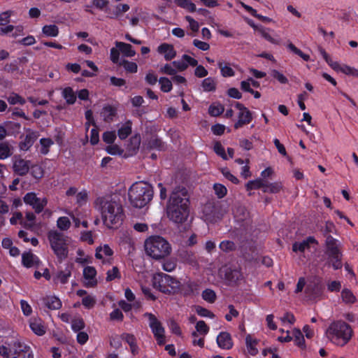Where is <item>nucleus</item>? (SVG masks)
<instances>
[{
	"label": "nucleus",
	"mask_w": 358,
	"mask_h": 358,
	"mask_svg": "<svg viewBox=\"0 0 358 358\" xmlns=\"http://www.w3.org/2000/svg\"><path fill=\"white\" fill-rule=\"evenodd\" d=\"M12 10H6L0 13V25L4 26L10 22Z\"/></svg>",
	"instance_id": "63"
},
{
	"label": "nucleus",
	"mask_w": 358,
	"mask_h": 358,
	"mask_svg": "<svg viewBox=\"0 0 358 358\" xmlns=\"http://www.w3.org/2000/svg\"><path fill=\"white\" fill-rule=\"evenodd\" d=\"M101 115L105 122H110L117 115V108L111 105H106L103 107Z\"/></svg>",
	"instance_id": "24"
},
{
	"label": "nucleus",
	"mask_w": 358,
	"mask_h": 358,
	"mask_svg": "<svg viewBox=\"0 0 358 358\" xmlns=\"http://www.w3.org/2000/svg\"><path fill=\"white\" fill-rule=\"evenodd\" d=\"M57 225L59 229L66 231L70 227L71 222L67 217L64 216L58 218Z\"/></svg>",
	"instance_id": "56"
},
{
	"label": "nucleus",
	"mask_w": 358,
	"mask_h": 358,
	"mask_svg": "<svg viewBox=\"0 0 358 358\" xmlns=\"http://www.w3.org/2000/svg\"><path fill=\"white\" fill-rule=\"evenodd\" d=\"M325 246L326 254L328 255V257L340 253V250L337 244V240L331 235H329L327 237Z\"/></svg>",
	"instance_id": "18"
},
{
	"label": "nucleus",
	"mask_w": 358,
	"mask_h": 358,
	"mask_svg": "<svg viewBox=\"0 0 358 358\" xmlns=\"http://www.w3.org/2000/svg\"><path fill=\"white\" fill-rule=\"evenodd\" d=\"M39 262L38 257L31 252H25L22 255V264L26 268H31L35 264L37 265Z\"/></svg>",
	"instance_id": "23"
},
{
	"label": "nucleus",
	"mask_w": 358,
	"mask_h": 358,
	"mask_svg": "<svg viewBox=\"0 0 358 358\" xmlns=\"http://www.w3.org/2000/svg\"><path fill=\"white\" fill-rule=\"evenodd\" d=\"M145 254L154 259H157V235H152L145 239L144 243Z\"/></svg>",
	"instance_id": "9"
},
{
	"label": "nucleus",
	"mask_w": 358,
	"mask_h": 358,
	"mask_svg": "<svg viewBox=\"0 0 358 358\" xmlns=\"http://www.w3.org/2000/svg\"><path fill=\"white\" fill-rule=\"evenodd\" d=\"M189 199L185 187H178L171 194L166 210L167 217L176 224L185 223L189 215Z\"/></svg>",
	"instance_id": "2"
},
{
	"label": "nucleus",
	"mask_w": 358,
	"mask_h": 358,
	"mask_svg": "<svg viewBox=\"0 0 358 358\" xmlns=\"http://www.w3.org/2000/svg\"><path fill=\"white\" fill-rule=\"evenodd\" d=\"M223 217V213L220 206L215 205L214 203H206L202 209V219L208 223H215Z\"/></svg>",
	"instance_id": "7"
},
{
	"label": "nucleus",
	"mask_w": 358,
	"mask_h": 358,
	"mask_svg": "<svg viewBox=\"0 0 358 358\" xmlns=\"http://www.w3.org/2000/svg\"><path fill=\"white\" fill-rule=\"evenodd\" d=\"M11 155L10 146L7 143H0V159H5Z\"/></svg>",
	"instance_id": "55"
},
{
	"label": "nucleus",
	"mask_w": 358,
	"mask_h": 358,
	"mask_svg": "<svg viewBox=\"0 0 358 358\" xmlns=\"http://www.w3.org/2000/svg\"><path fill=\"white\" fill-rule=\"evenodd\" d=\"M96 275V271L94 267L87 266L83 269V276L87 280H93Z\"/></svg>",
	"instance_id": "57"
},
{
	"label": "nucleus",
	"mask_w": 358,
	"mask_h": 358,
	"mask_svg": "<svg viewBox=\"0 0 358 358\" xmlns=\"http://www.w3.org/2000/svg\"><path fill=\"white\" fill-rule=\"evenodd\" d=\"M219 248L223 252H229L235 251L236 250V245L234 242L231 241H222L220 243Z\"/></svg>",
	"instance_id": "42"
},
{
	"label": "nucleus",
	"mask_w": 358,
	"mask_h": 358,
	"mask_svg": "<svg viewBox=\"0 0 358 358\" xmlns=\"http://www.w3.org/2000/svg\"><path fill=\"white\" fill-rule=\"evenodd\" d=\"M245 343L247 346V349L248 350V352L252 355L255 356L258 353V350L255 347L257 342L255 339H252V337L250 335H248L245 338Z\"/></svg>",
	"instance_id": "38"
},
{
	"label": "nucleus",
	"mask_w": 358,
	"mask_h": 358,
	"mask_svg": "<svg viewBox=\"0 0 358 358\" xmlns=\"http://www.w3.org/2000/svg\"><path fill=\"white\" fill-rule=\"evenodd\" d=\"M7 101L11 105H24L26 103L25 99H24L18 94L14 92H13L9 96L7 97Z\"/></svg>",
	"instance_id": "44"
},
{
	"label": "nucleus",
	"mask_w": 358,
	"mask_h": 358,
	"mask_svg": "<svg viewBox=\"0 0 358 358\" xmlns=\"http://www.w3.org/2000/svg\"><path fill=\"white\" fill-rule=\"evenodd\" d=\"M217 66L220 70L222 76L228 78L235 76V71L233 69L229 66V64H225L223 60H219L217 62Z\"/></svg>",
	"instance_id": "28"
},
{
	"label": "nucleus",
	"mask_w": 358,
	"mask_h": 358,
	"mask_svg": "<svg viewBox=\"0 0 358 358\" xmlns=\"http://www.w3.org/2000/svg\"><path fill=\"white\" fill-rule=\"evenodd\" d=\"M62 96L69 105L75 103L76 101V95L71 87H66L63 90Z\"/></svg>",
	"instance_id": "30"
},
{
	"label": "nucleus",
	"mask_w": 358,
	"mask_h": 358,
	"mask_svg": "<svg viewBox=\"0 0 358 358\" xmlns=\"http://www.w3.org/2000/svg\"><path fill=\"white\" fill-rule=\"evenodd\" d=\"M131 133V123L126 122L117 131V135L121 140L126 139Z\"/></svg>",
	"instance_id": "36"
},
{
	"label": "nucleus",
	"mask_w": 358,
	"mask_h": 358,
	"mask_svg": "<svg viewBox=\"0 0 358 358\" xmlns=\"http://www.w3.org/2000/svg\"><path fill=\"white\" fill-rule=\"evenodd\" d=\"M200 285L196 281L188 280L182 286V292L185 296L197 295L199 293Z\"/></svg>",
	"instance_id": "11"
},
{
	"label": "nucleus",
	"mask_w": 358,
	"mask_h": 358,
	"mask_svg": "<svg viewBox=\"0 0 358 358\" xmlns=\"http://www.w3.org/2000/svg\"><path fill=\"white\" fill-rule=\"evenodd\" d=\"M217 345L224 350H229L233 347V341L230 334L226 331L220 332L217 336Z\"/></svg>",
	"instance_id": "12"
},
{
	"label": "nucleus",
	"mask_w": 358,
	"mask_h": 358,
	"mask_svg": "<svg viewBox=\"0 0 358 358\" xmlns=\"http://www.w3.org/2000/svg\"><path fill=\"white\" fill-rule=\"evenodd\" d=\"M128 196L129 202L133 207L141 208L152 199L153 192L149 184L136 182L129 188Z\"/></svg>",
	"instance_id": "4"
},
{
	"label": "nucleus",
	"mask_w": 358,
	"mask_h": 358,
	"mask_svg": "<svg viewBox=\"0 0 358 358\" xmlns=\"http://www.w3.org/2000/svg\"><path fill=\"white\" fill-rule=\"evenodd\" d=\"M48 203V199L46 198H43V199H41L39 198V201H36L34 205H31V206L32 207V208L34 210L35 213H41L45 206L47 205Z\"/></svg>",
	"instance_id": "54"
},
{
	"label": "nucleus",
	"mask_w": 358,
	"mask_h": 358,
	"mask_svg": "<svg viewBox=\"0 0 358 358\" xmlns=\"http://www.w3.org/2000/svg\"><path fill=\"white\" fill-rule=\"evenodd\" d=\"M71 275V270L67 266L64 270L59 271L53 278L55 282H60L62 284L67 283L69 278Z\"/></svg>",
	"instance_id": "27"
},
{
	"label": "nucleus",
	"mask_w": 358,
	"mask_h": 358,
	"mask_svg": "<svg viewBox=\"0 0 358 358\" xmlns=\"http://www.w3.org/2000/svg\"><path fill=\"white\" fill-rule=\"evenodd\" d=\"M265 181L262 179H256L254 180H250L245 185V189L247 191L253 189H264Z\"/></svg>",
	"instance_id": "37"
},
{
	"label": "nucleus",
	"mask_w": 358,
	"mask_h": 358,
	"mask_svg": "<svg viewBox=\"0 0 358 358\" xmlns=\"http://www.w3.org/2000/svg\"><path fill=\"white\" fill-rule=\"evenodd\" d=\"M202 298L204 301L210 303H213L217 299L216 294L215 291H213L211 289H206L202 292Z\"/></svg>",
	"instance_id": "43"
},
{
	"label": "nucleus",
	"mask_w": 358,
	"mask_h": 358,
	"mask_svg": "<svg viewBox=\"0 0 358 358\" xmlns=\"http://www.w3.org/2000/svg\"><path fill=\"white\" fill-rule=\"evenodd\" d=\"M175 3L189 12L196 10L195 4L191 0H175Z\"/></svg>",
	"instance_id": "39"
},
{
	"label": "nucleus",
	"mask_w": 358,
	"mask_h": 358,
	"mask_svg": "<svg viewBox=\"0 0 358 358\" xmlns=\"http://www.w3.org/2000/svg\"><path fill=\"white\" fill-rule=\"evenodd\" d=\"M113 255V250L109 247L108 245H104L103 247H99L96 250L95 257L98 259H102L103 255L112 256Z\"/></svg>",
	"instance_id": "34"
},
{
	"label": "nucleus",
	"mask_w": 358,
	"mask_h": 358,
	"mask_svg": "<svg viewBox=\"0 0 358 358\" xmlns=\"http://www.w3.org/2000/svg\"><path fill=\"white\" fill-rule=\"evenodd\" d=\"M130 7L127 3H119L116 5L115 10L111 11L110 8H106L104 10L108 13V17L110 19H117L124 13L127 12Z\"/></svg>",
	"instance_id": "19"
},
{
	"label": "nucleus",
	"mask_w": 358,
	"mask_h": 358,
	"mask_svg": "<svg viewBox=\"0 0 358 358\" xmlns=\"http://www.w3.org/2000/svg\"><path fill=\"white\" fill-rule=\"evenodd\" d=\"M12 358H34V355L30 347L19 343L15 346Z\"/></svg>",
	"instance_id": "16"
},
{
	"label": "nucleus",
	"mask_w": 358,
	"mask_h": 358,
	"mask_svg": "<svg viewBox=\"0 0 358 358\" xmlns=\"http://www.w3.org/2000/svg\"><path fill=\"white\" fill-rule=\"evenodd\" d=\"M94 208L101 213L104 225L108 229L117 227L124 219V213L122 204L110 195L97 197Z\"/></svg>",
	"instance_id": "1"
},
{
	"label": "nucleus",
	"mask_w": 358,
	"mask_h": 358,
	"mask_svg": "<svg viewBox=\"0 0 358 358\" xmlns=\"http://www.w3.org/2000/svg\"><path fill=\"white\" fill-rule=\"evenodd\" d=\"M282 188V184L280 182H275L272 183H269L265 182L264 189H262L264 193H271L276 194L278 193Z\"/></svg>",
	"instance_id": "31"
},
{
	"label": "nucleus",
	"mask_w": 358,
	"mask_h": 358,
	"mask_svg": "<svg viewBox=\"0 0 358 358\" xmlns=\"http://www.w3.org/2000/svg\"><path fill=\"white\" fill-rule=\"evenodd\" d=\"M144 317H148L152 332L154 337L157 339V317L149 313H145L144 314Z\"/></svg>",
	"instance_id": "51"
},
{
	"label": "nucleus",
	"mask_w": 358,
	"mask_h": 358,
	"mask_svg": "<svg viewBox=\"0 0 358 358\" xmlns=\"http://www.w3.org/2000/svg\"><path fill=\"white\" fill-rule=\"evenodd\" d=\"M158 83L160 85L161 90L164 92H169L172 90V80L167 78H160Z\"/></svg>",
	"instance_id": "49"
},
{
	"label": "nucleus",
	"mask_w": 358,
	"mask_h": 358,
	"mask_svg": "<svg viewBox=\"0 0 358 358\" xmlns=\"http://www.w3.org/2000/svg\"><path fill=\"white\" fill-rule=\"evenodd\" d=\"M341 253H338L334 255H331L329 257V261L327 262V264L329 266H331L334 270H338L342 268V262H341Z\"/></svg>",
	"instance_id": "32"
},
{
	"label": "nucleus",
	"mask_w": 358,
	"mask_h": 358,
	"mask_svg": "<svg viewBox=\"0 0 358 358\" xmlns=\"http://www.w3.org/2000/svg\"><path fill=\"white\" fill-rule=\"evenodd\" d=\"M159 262L162 264L164 271L167 272L173 271L176 267V262L173 259H161Z\"/></svg>",
	"instance_id": "41"
},
{
	"label": "nucleus",
	"mask_w": 358,
	"mask_h": 358,
	"mask_svg": "<svg viewBox=\"0 0 358 358\" xmlns=\"http://www.w3.org/2000/svg\"><path fill=\"white\" fill-rule=\"evenodd\" d=\"M40 152L43 155L48 154L50 148L54 144V141L50 138H42L40 139Z\"/></svg>",
	"instance_id": "35"
},
{
	"label": "nucleus",
	"mask_w": 358,
	"mask_h": 358,
	"mask_svg": "<svg viewBox=\"0 0 358 358\" xmlns=\"http://www.w3.org/2000/svg\"><path fill=\"white\" fill-rule=\"evenodd\" d=\"M272 77L276 79L281 84L288 83V79L282 73L276 69H273L271 73Z\"/></svg>",
	"instance_id": "61"
},
{
	"label": "nucleus",
	"mask_w": 358,
	"mask_h": 358,
	"mask_svg": "<svg viewBox=\"0 0 358 358\" xmlns=\"http://www.w3.org/2000/svg\"><path fill=\"white\" fill-rule=\"evenodd\" d=\"M120 65L129 73H136L138 69L137 64L134 62H129L126 59H123L122 62H120Z\"/></svg>",
	"instance_id": "50"
},
{
	"label": "nucleus",
	"mask_w": 358,
	"mask_h": 358,
	"mask_svg": "<svg viewBox=\"0 0 358 358\" xmlns=\"http://www.w3.org/2000/svg\"><path fill=\"white\" fill-rule=\"evenodd\" d=\"M306 292L312 297H316L321 294V290L319 286L316 284L313 285H308L306 288Z\"/></svg>",
	"instance_id": "59"
},
{
	"label": "nucleus",
	"mask_w": 358,
	"mask_h": 358,
	"mask_svg": "<svg viewBox=\"0 0 358 358\" xmlns=\"http://www.w3.org/2000/svg\"><path fill=\"white\" fill-rule=\"evenodd\" d=\"M42 33L47 37H57L59 31L55 24H46L42 27Z\"/></svg>",
	"instance_id": "29"
},
{
	"label": "nucleus",
	"mask_w": 358,
	"mask_h": 358,
	"mask_svg": "<svg viewBox=\"0 0 358 358\" xmlns=\"http://www.w3.org/2000/svg\"><path fill=\"white\" fill-rule=\"evenodd\" d=\"M25 130L27 134L24 140L20 143L19 147L20 150L27 151L34 145L38 138V133L29 128L25 129Z\"/></svg>",
	"instance_id": "8"
},
{
	"label": "nucleus",
	"mask_w": 358,
	"mask_h": 358,
	"mask_svg": "<svg viewBox=\"0 0 358 358\" xmlns=\"http://www.w3.org/2000/svg\"><path fill=\"white\" fill-rule=\"evenodd\" d=\"M224 110V106L222 104H211L208 108V113L213 117L220 116Z\"/></svg>",
	"instance_id": "48"
},
{
	"label": "nucleus",
	"mask_w": 358,
	"mask_h": 358,
	"mask_svg": "<svg viewBox=\"0 0 358 358\" xmlns=\"http://www.w3.org/2000/svg\"><path fill=\"white\" fill-rule=\"evenodd\" d=\"M242 278V273L237 268L228 267L224 271V278L229 285H235Z\"/></svg>",
	"instance_id": "14"
},
{
	"label": "nucleus",
	"mask_w": 358,
	"mask_h": 358,
	"mask_svg": "<svg viewBox=\"0 0 358 358\" xmlns=\"http://www.w3.org/2000/svg\"><path fill=\"white\" fill-rule=\"evenodd\" d=\"M121 338L130 347L131 352L136 355L138 353V346L136 343V338L134 335L128 333H123L121 335Z\"/></svg>",
	"instance_id": "22"
},
{
	"label": "nucleus",
	"mask_w": 358,
	"mask_h": 358,
	"mask_svg": "<svg viewBox=\"0 0 358 358\" xmlns=\"http://www.w3.org/2000/svg\"><path fill=\"white\" fill-rule=\"evenodd\" d=\"M180 285V282L175 278L158 272V291L165 293L171 294L176 292Z\"/></svg>",
	"instance_id": "6"
},
{
	"label": "nucleus",
	"mask_w": 358,
	"mask_h": 358,
	"mask_svg": "<svg viewBox=\"0 0 358 358\" xmlns=\"http://www.w3.org/2000/svg\"><path fill=\"white\" fill-rule=\"evenodd\" d=\"M171 251V244L163 237L158 236V262L169 256Z\"/></svg>",
	"instance_id": "10"
},
{
	"label": "nucleus",
	"mask_w": 358,
	"mask_h": 358,
	"mask_svg": "<svg viewBox=\"0 0 358 358\" xmlns=\"http://www.w3.org/2000/svg\"><path fill=\"white\" fill-rule=\"evenodd\" d=\"M341 298L345 303L353 304L357 301L356 296L352 291L348 288H345L341 292Z\"/></svg>",
	"instance_id": "33"
},
{
	"label": "nucleus",
	"mask_w": 358,
	"mask_h": 358,
	"mask_svg": "<svg viewBox=\"0 0 358 358\" xmlns=\"http://www.w3.org/2000/svg\"><path fill=\"white\" fill-rule=\"evenodd\" d=\"M287 48L295 55L299 56L306 62H308L310 59L308 55L303 53L300 49L296 48L292 43H289L287 45Z\"/></svg>",
	"instance_id": "47"
},
{
	"label": "nucleus",
	"mask_w": 358,
	"mask_h": 358,
	"mask_svg": "<svg viewBox=\"0 0 358 358\" xmlns=\"http://www.w3.org/2000/svg\"><path fill=\"white\" fill-rule=\"evenodd\" d=\"M312 243L318 244V242L313 236H308L301 242H294L292 244V250L294 252H303L306 249L310 248V245Z\"/></svg>",
	"instance_id": "15"
},
{
	"label": "nucleus",
	"mask_w": 358,
	"mask_h": 358,
	"mask_svg": "<svg viewBox=\"0 0 358 358\" xmlns=\"http://www.w3.org/2000/svg\"><path fill=\"white\" fill-rule=\"evenodd\" d=\"M106 281L110 282L116 278H120L119 269L117 266H113L111 270L107 271Z\"/></svg>",
	"instance_id": "60"
},
{
	"label": "nucleus",
	"mask_w": 358,
	"mask_h": 358,
	"mask_svg": "<svg viewBox=\"0 0 358 358\" xmlns=\"http://www.w3.org/2000/svg\"><path fill=\"white\" fill-rule=\"evenodd\" d=\"M293 335L295 345L301 348H305V339L301 331L299 329H296L294 331Z\"/></svg>",
	"instance_id": "46"
},
{
	"label": "nucleus",
	"mask_w": 358,
	"mask_h": 358,
	"mask_svg": "<svg viewBox=\"0 0 358 358\" xmlns=\"http://www.w3.org/2000/svg\"><path fill=\"white\" fill-rule=\"evenodd\" d=\"M330 341L338 346H344L351 339L353 330L350 325L343 320L332 322L326 331Z\"/></svg>",
	"instance_id": "3"
},
{
	"label": "nucleus",
	"mask_w": 358,
	"mask_h": 358,
	"mask_svg": "<svg viewBox=\"0 0 358 358\" xmlns=\"http://www.w3.org/2000/svg\"><path fill=\"white\" fill-rule=\"evenodd\" d=\"M196 312L201 317L209 318H214L215 317V315L211 311L200 306L196 307Z\"/></svg>",
	"instance_id": "62"
},
{
	"label": "nucleus",
	"mask_w": 358,
	"mask_h": 358,
	"mask_svg": "<svg viewBox=\"0 0 358 358\" xmlns=\"http://www.w3.org/2000/svg\"><path fill=\"white\" fill-rule=\"evenodd\" d=\"M115 46L125 57H132L136 55V51L133 49L132 45L129 43L116 41Z\"/></svg>",
	"instance_id": "25"
},
{
	"label": "nucleus",
	"mask_w": 358,
	"mask_h": 358,
	"mask_svg": "<svg viewBox=\"0 0 358 358\" xmlns=\"http://www.w3.org/2000/svg\"><path fill=\"white\" fill-rule=\"evenodd\" d=\"M85 327V322L82 317L73 318L71 320V329L74 332L80 331Z\"/></svg>",
	"instance_id": "45"
},
{
	"label": "nucleus",
	"mask_w": 358,
	"mask_h": 358,
	"mask_svg": "<svg viewBox=\"0 0 358 358\" xmlns=\"http://www.w3.org/2000/svg\"><path fill=\"white\" fill-rule=\"evenodd\" d=\"M158 54L163 55L166 61H171L176 56V51L173 45L164 43L158 46Z\"/></svg>",
	"instance_id": "13"
},
{
	"label": "nucleus",
	"mask_w": 358,
	"mask_h": 358,
	"mask_svg": "<svg viewBox=\"0 0 358 358\" xmlns=\"http://www.w3.org/2000/svg\"><path fill=\"white\" fill-rule=\"evenodd\" d=\"M14 171L19 176H24L29 171V161L20 159L16 160L13 164Z\"/></svg>",
	"instance_id": "21"
},
{
	"label": "nucleus",
	"mask_w": 358,
	"mask_h": 358,
	"mask_svg": "<svg viewBox=\"0 0 358 358\" xmlns=\"http://www.w3.org/2000/svg\"><path fill=\"white\" fill-rule=\"evenodd\" d=\"M23 201L26 204L31 206L34 205L36 201H39V198L37 197L35 192H31L24 195Z\"/></svg>",
	"instance_id": "58"
},
{
	"label": "nucleus",
	"mask_w": 358,
	"mask_h": 358,
	"mask_svg": "<svg viewBox=\"0 0 358 358\" xmlns=\"http://www.w3.org/2000/svg\"><path fill=\"white\" fill-rule=\"evenodd\" d=\"M42 301L50 310H59L62 306L61 300L55 296H45L42 299Z\"/></svg>",
	"instance_id": "20"
},
{
	"label": "nucleus",
	"mask_w": 358,
	"mask_h": 358,
	"mask_svg": "<svg viewBox=\"0 0 358 358\" xmlns=\"http://www.w3.org/2000/svg\"><path fill=\"white\" fill-rule=\"evenodd\" d=\"M213 189L215 191V194L219 199L224 198L227 193V187L220 183L214 184Z\"/></svg>",
	"instance_id": "52"
},
{
	"label": "nucleus",
	"mask_w": 358,
	"mask_h": 358,
	"mask_svg": "<svg viewBox=\"0 0 358 358\" xmlns=\"http://www.w3.org/2000/svg\"><path fill=\"white\" fill-rule=\"evenodd\" d=\"M201 87L205 92H214L217 89L216 79L213 77L206 78L201 81Z\"/></svg>",
	"instance_id": "26"
},
{
	"label": "nucleus",
	"mask_w": 358,
	"mask_h": 358,
	"mask_svg": "<svg viewBox=\"0 0 358 358\" xmlns=\"http://www.w3.org/2000/svg\"><path fill=\"white\" fill-rule=\"evenodd\" d=\"M31 329L38 336H43L45 334V329L41 322L37 320L31 321L29 324Z\"/></svg>",
	"instance_id": "40"
},
{
	"label": "nucleus",
	"mask_w": 358,
	"mask_h": 358,
	"mask_svg": "<svg viewBox=\"0 0 358 358\" xmlns=\"http://www.w3.org/2000/svg\"><path fill=\"white\" fill-rule=\"evenodd\" d=\"M213 150L216 155L221 157L224 160L228 159V156L225 152L224 148L222 146L220 141H216L214 143Z\"/></svg>",
	"instance_id": "53"
},
{
	"label": "nucleus",
	"mask_w": 358,
	"mask_h": 358,
	"mask_svg": "<svg viewBox=\"0 0 358 358\" xmlns=\"http://www.w3.org/2000/svg\"><path fill=\"white\" fill-rule=\"evenodd\" d=\"M252 120V113L249 110L239 112L238 114V120L235 122L234 127L235 129H240L244 125L250 124Z\"/></svg>",
	"instance_id": "17"
},
{
	"label": "nucleus",
	"mask_w": 358,
	"mask_h": 358,
	"mask_svg": "<svg viewBox=\"0 0 358 358\" xmlns=\"http://www.w3.org/2000/svg\"><path fill=\"white\" fill-rule=\"evenodd\" d=\"M124 315L119 308H115L110 313V320L112 321L122 322Z\"/></svg>",
	"instance_id": "64"
},
{
	"label": "nucleus",
	"mask_w": 358,
	"mask_h": 358,
	"mask_svg": "<svg viewBox=\"0 0 358 358\" xmlns=\"http://www.w3.org/2000/svg\"><path fill=\"white\" fill-rule=\"evenodd\" d=\"M48 239L57 257L60 261L65 259L69 253L66 236L57 231H50L48 234Z\"/></svg>",
	"instance_id": "5"
}]
</instances>
